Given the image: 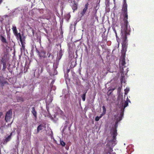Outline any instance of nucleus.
<instances>
[{
  "label": "nucleus",
  "instance_id": "3",
  "mask_svg": "<svg viewBox=\"0 0 154 154\" xmlns=\"http://www.w3.org/2000/svg\"><path fill=\"white\" fill-rule=\"evenodd\" d=\"M124 0V3L122 8V12L123 16V21L125 23H127L128 22L127 20L128 17V11H127V5L126 3V0Z\"/></svg>",
  "mask_w": 154,
  "mask_h": 154
},
{
  "label": "nucleus",
  "instance_id": "31",
  "mask_svg": "<svg viewBox=\"0 0 154 154\" xmlns=\"http://www.w3.org/2000/svg\"><path fill=\"white\" fill-rule=\"evenodd\" d=\"M112 29L113 31L115 32V33H116V29H115V28L113 27H112Z\"/></svg>",
  "mask_w": 154,
  "mask_h": 154
},
{
  "label": "nucleus",
  "instance_id": "22",
  "mask_svg": "<svg viewBox=\"0 0 154 154\" xmlns=\"http://www.w3.org/2000/svg\"><path fill=\"white\" fill-rule=\"evenodd\" d=\"M17 100L18 102H23L24 101L23 99L20 97H18L17 98Z\"/></svg>",
  "mask_w": 154,
  "mask_h": 154
},
{
  "label": "nucleus",
  "instance_id": "28",
  "mask_svg": "<svg viewBox=\"0 0 154 154\" xmlns=\"http://www.w3.org/2000/svg\"><path fill=\"white\" fill-rule=\"evenodd\" d=\"M114 89H112V90H111V92H109H109L110 91V90H109V91H108V93H107L108 94H109V95H110V94H111L112 93V91H113L114 90Z\"/></svg>",
  "mask_w": 154,
  "mask_h": 154
},
{
  "label": "nucleus",
  "instance_id": "20",
  "mask_svg": "<svg viewBox=\"0 0 154 154\" xmlns=\"http://www.w3.org/2000/svg\"><path fill=\"white\" fill-rule=\"evenodd\" d=\"M128 105V102L127 101H125L124 103V106H122L121 108L122 111H123L124 110L125 108Z\"/></svg>",
  "mask_w": 154,
  "mask_h": 154
},
{
  "label": "nucleus",
  "instance_id": "41",
  "mask_svg": "<svg viewBox=\"0 0 154 154\" xmlns=\"http://www.w3.org/2000/svg\"><path fill=\"white\" fill-rule=\"evenodd\" d=\"M118 89H121V88H120V87H119V88H118Z\"/></svg>",
  "mask_w": 154,
  "mask_h": 154
},
{
  "label": "nucleus",
  "instance_id": "29",
  "mask_svg": "<svg viewBox=\"0 0 154 154\" xmlns=\"http://www.w3.org/2000/svg\"><path fill=\"white\" fill-rule=\"evenodd\" d=\"M100 119V118L99 116H97L95 118V120L96 121H98Z\"/></svg>",
  "mask_w": 154,
  "mask_h": 154
},
{
  "label": "nucleus",
  "instance_id": "33",
  "mask_svg": "<svg viewBox=\"0 0 154 154\" xmlns=\"http://www.w3.org/2000/svg\"><path fill=\"white\" fill-rule=\"evenodd\" d=\"M3 114L2 112H0V118L1 117V116H2Z\"/></svg>",
  "mask_w": 154,
  "mask_h": 154
},
{
  "label": "nucleus",
  "instance_id": "10",
  "mask_svg": "<svg viewBox=\"0 0 154 154\" xmlns=\"http://www.w3.org/2000/svg\"><path fill=\"white\" fill-rule=\"evenodd\" d=\"M0 38L2 42L3 43H5L6 46L8 47V42L7 41L6 38H5L2 35H0Z\"/></svg>",
  "mask_w": 154,
  "mask_h": 154
},
{
  "label": "nucleus",
  "instance_id": "12",
  "mask_svg": "<svg viewBox=\"0 0 154 154\" xmlns=\"http://www.w3.org/2000/svg\"><path fill=\"white\" fill-rule=\"evenodd\" d=\"M12 29L13 30V33L15 35H19L20 34V35H21V34L20 33H18V32L17 29L16 27L15 26H13L12 28Z\"/></svg>",
  "mask_w": 154,
  "mask_h": 154
},
{
  "label": "nucleus",
  "instance_id": "39",
  "mask_svg": "<svg viewBox=\"0 0 154 154\" xmlns=\"http://www.w3.org/2000/svg\"><path fill=\"white\" fill-rule=\"evenodd\" d=\"M43 71V69L42 68H41V72H42Z\"/></svg>",
  "mask_w": 154,
  "mask_h": 154
},
{
  "label": "nucleus",
  "instance_id": "24",
  "mask_svg": "<svg viewBox=\"0 0 154 154\" xmlns=\"http://www.w3.org/2000/svg\"><path fill=\"white\" fill-rule=\"evenodd\" d=\"M60 144L63 146H65L66 145V143L61 140H60Z\"/></svg>",
  "mask_w": 154,
  "mask_h": 154
},
{
  "label": "nucleus",
  "instance_id": "42",
  "mask_svg": "<svg viewBox=\"0 0 154 154\" xmlns=\"http://www.w3.org/2000/svg\"><path fill=\"white\" fill-rule=\"evenodd\" d=\"M100 57H101V55H100Z\"/></svg>",
  "mask_w": 154,
  "mask_h": 154
},
{
  "label": "nucleus",
  "instance_id": "40",
  "mask_svg": "<svg viewBox=\"0 0 154 154\" xmlns=\"http://www.w3.org/2000/svg\"><path fill=\"white\" fill-rule=\"evenodd\" d=\"M61 53H59V55L60 56V55H61Z\"/></svg>",
  "mask_w": 154,
  "mask_h": 154
},
{
  "label": "nucleus",
  "instance_id": "32",
  "mask_svg": "<svg viewBox=\"0 0 154 154\" xmlns=\"http://www.w3.org/2000/svg\"><path fill=\"white\" fill-rule=\"evenodd\" d=\"M115 33V34H116V39H117V38H118V36L117 32H116V33Z\"/></svg>",
  "mask_w": 154,
  "mask_h": 154
},
{
  "label": "nucleus",
  "instance_id": "8",
  "mask_svg": "<svg viewBox=\"0 0 154 154\" xmlns=\"http://www.w3.org/2000/svg\"><path fill=\"white\" fill-rule=\"evenodd\" d=\"M89 5V4L88 3L85 4L84 8H83L82 11L80 13L82 16H84V15L85 14L88 9Z\"/></svg>",
  "mask_w": 154,
  "mask_h": 154
},
{
  "label": "nucleus",
  "instance_id": "9",
  "mask_svg": "<svg viewBox=\"0 0 154 154\" xmlns=\"http://www.w3.org/2000/svg\"><path fill=\"white\" fill-rule=\"evenodd\" d=\"M7 82L5 81V78L2 76H0V85L2 87H3Z\"/></svg>",
  "mask_w": 154,
  "mask_h": 154
},
{
  "label": "nucleus",
  "instance_id": "37",
  "mask_svg": "<svg viewBox=\"0 0 154 154\" xmlns=\"http://www.w3.org/2000/svg\"><path fill=\"white\" fill-rule=\"evenodd\" d=\"M12 133H13V132H11V133H10V135H9V136H10V137H11V135H12Z\"/></svg>",
  "mask_w": 154,
  "mask_h": 154
},
{
  "label": "nucleus",
  "instance_id": "19",
  "mask_svg": "<svg viewBox=\"0 0 154 154\" xmlns=\"http://www.w3.org/2000/svg\"><path fill=\"white\" fill-rule=\"evenodd\" d=\"M117 135V130L116 129H114L112 132V138H116Z\"/></svg>",
  "mask_w": 154,
  "mask_h": 154
},
{
  "label": "nucleus",
  "instance_id": "11",
  "mask_svg": "<svg viewBox=\"0 0 154 154\" xmlns=\"http://www.w3.org/2000/svg\"><path fill=\"white\" fill-rule=\"evenodd\" d=\"M76 60L75 59H72L71 61L70 66L71 68L74 67L76 65Z\"/></svg>",
  "mask_w": 154,
  "mask_h": 154
},
{
  "label": "nucleus",
  "instance_id": "30",
  "mask_svg": "<svg viewBox=\"0 0 154 154\" xmlns=\"http://www.w3.org/2000/svg\"><path fill=\"white\" fill-rule=\"evenodd\" d=\"M105 114L103 113L102 112V113L100 114V116H99L100 118H101L103 116V115H104Z\"/></svg>",
  "mask_w": 154,
  "mask_h": 154
},
{
  "label": "nucleus",
  "instance_id": "27",
  "mask_svg": "<svg viewBox=\"0 0 154 154\" xmlns=\"http://www.w3.org/2000/svg\"><path fill=\"white\" fill-rule=\"evenodd\" d=\"M112 151V148L110 147H109V150L108 151V153H109V154H110V153Z\"/></svg>",
  "mask_w": 154,
  "mask_h": 154
},
{
  "label": "nucleus",
  "instance_id": "6",
  "mask_svg": "<svg viewBox=\"0 0 154 154\" xmlns=\"http://www.w3.org/2000/svg\"><path fill=\"white\" fill-rule=\"evenodd\" d=\"M123 116V113H121L120 116L118 118L116 119V121L115 122V125H114V127L115 128L114 129H116L118 127V123L122 119V117Z\"/></svg>",
  "mask_w": 154,
  "mask_h": 154
},
{
  "label": "nucleus",
  "instance_id": "5",
  "mask_svg": "<svg viewBox=\"0 0 154 154\" xmlns=\"http://www.w3.org/2000/svg\"><path fill=\"white\" fill-rule=\"evenodd\" d=\"M12 110L10 109L6 112L5 114V120L7 122L10 121L12 118Z\"/></svg>",
  "mask_w": 154,
  "mask_h": 154
},
{
  "label": "nucleus",
  "instance_id": "26",
  "mask_svg": "<svg viewBox=\"0 0 154 154\" xmlns=\"http://www.w3.org/2000/svg\"><path fill=\"white\" fill-rule=\"evenodd\" d=\"M103 108V113L104 114H106V108L104 106H102Z\"/></svg>",
  "mask_w": 154,
  "mask_h": 154
},
{
  "label": "nucleus",
  "instance_id": "23",
  "mask_svg": "<svg viewBox=\"0 0 154 154\" xmlns=\"http://www.w3.org/2000/svg\"><path fill=\"white\" fill-rule=\"evenodd\" d=\"M125 91V96L126 95H127L128 92L129 91V88H127L125 89L124 90Z\"/></svg>",
  "mask_w": 154,
  "mask_h": 154
},
{
  "label": "nucleus",
  "instance_id": "35",
  "mask_svg": "<svg viewBox=\"0 0 154 154\" xmlns=\"http://www.w3.org/2000/svg\"><path fill=\"white\" fill-rule=\"evenodd\" d=\"M126 101H127L128 102H130V100L128 99V97L127 98V100H126Z\"/></svg>",
  "mask_w": 154,
  "mask_h": 154
},
{
  "label": "nucleus",
  "instance_id": "16",
  "mask_svg": "<svg viewBox=\"0 0 154 154\" xmlns=\"http://www.w3.org/2000/svg\"><path fill=\"white\" fill-rule=\"evenodd\" d=\"M43 125L42 124H41L39 125L37 129V133H38L39 131L43 129Z\"/></svg>",
  "mask_w": 154,
  "mask_h": 154
},
{
  "label": "nucleus",
  "instance_id": "34",
  "mask_svg": "<svg viewBox=\"0 0 154 154\" xmlns=\"http://www.w3.org/2000/svg\"><path fill=\"white\" fill-rule=\"evenodd\" d=\"M16 37V38L17 39H18L19 38V35H17V36L15 35Z\"/></svg>",
  "mask_w": 154,
  "mask_h": 154
},
{
  "label": "nucleus",
  "instance_id": "2",
  "mask_svg": "<svg viewBox=\"0 0 154 154\" xmlns=\"http://www.w3.org/2000/svg\"><path fill=\"white\" fill-rule=\"evenodd\" d=\"M127 48V46H122V55L121 56L119 64L121 72L122 73L125 72L127 71V69L126 71H125L124 68L126 67V66H125L126 63L125 61V57Z\"/></svg>",
  "mask_w": 154,
  "mask_h": 154
},
{
  "label": "nucleus",
  "instance_id": "17",
  "mask_svg": "<svg viewBox=\"0 0 154 154\" xmlns=\"http://www.w3.org/2000/svg\"><path fill=\"white\" fill-rule=\"evenodd\" d=\"M72 7L73 11V12L77 10V4L75 3L74 1L73 2V3L72 4Z\"/></svg>",
  "mask_w": 154,
  "mask_h": 154
},
{
  "label": "nucleus",
  "instance_id": "18",
  "mask_svg": "<svg viewBox=\"0 0 154 154\" xmlns=\"http://www.w3.org/2000/svg\"><path fill=\"white\" fill-rule=\"evenodd\" d=\"M11 139V137H10V136H8L7 137H6L5 139L3 142L4 144H6Z\"/></svg>",
  "mask_w": 154,
  "mask_h": 154
},
{
  "label": "nucleus",
  "instance_id": "38",
  "mask_svg": "<svg viewBox=\"0 0 154 154\" xmlns=\"http://www.w3.org/2000/svg\"><path fill=\"white\" fill-rule=\"evenodd\" d=\"M69 71H70V69H68L67 70V72H69Z\"/></svg>",
  "mask_w": 154,
  "mask_h": 154
},
{
  "label": "nucleus",
  "instance_id": "14",
  "mask_svg": "<svg viewBox=\"0 0 154 154\" xmlns=\"http://www.w3.org/2000/svg\"><path fill=\"white\" fill-rule=\"evenodd\" d=\"M19 35H20L19 39H20V42H21V44L22 45V48L24 50V48H25V43L24 42V40H23L22 39L21 35H20V34Z\"/></svg>",
  "mask_w": 154,
  "mask_h": 154
},
{
  "label": "nucleus",
  "instance_id": "15",
  "mask_svg": "<svg viewBox=\"0 0 154 154\" xmlns=\"http://www.w3.org/2000/svg\"><path fill=\"white\" fill-rule=\"evenodd\" d=\"M31 112L33 114V116H34L35 118V119H37V113L35 110V107H32V110L31 111Z\"/></svg>",
  "mask_w": 154,
  "mask_h": 154
},
{
  "label": "nucleus",
  "instance_id": "1",
  "mask_svg": "<svg viewBox=\"0 0 154 154\" xmlns=\"http://www.w3.org/2000/svg\"><path fill=\"white\" fill-rule=\"evenodd\" d=\"M130 26L128 25V22H127V23L124 22L123 25L122 27L121 32L122 41V46H127L128 44L126 42L127 36L130 35Z\"/></svg>",
  "mask_w": 154,
  "mask_h": 154
},
{
  "label": "nucleus",
  "instance_id": "25",
  "mask_svg": "<svg viewBox=\"0 0 154 154\" xmlns=\"http://www.w3.org/2000/svg\"><path fill=\"white\" fill-rule=\"evenodd\" d=\"M116 138H113V139L112 140V144H114V146L116 144Z\"/></svg>",
  "mask_w": 154,
  "mask_h": 154
},
{
  "label": "nucleus",
  "instance_id": "36",
  "mask_svg": "<svg viewBox=\"0 0 154 154\" xmlns=\"http://www.w3.org/2000/svg\"><path fill=\"white\" fill-rule=\"evenodd\" d=\"M123 81V79H121V82L122 84V81Z\"/></svg>",
  "mask_w": 154,
  "mask_h": 154
},
{
  "label": "nucleus",
  "instance_id": "13",
  "mask_svg": "<svg viewBox=\"0 0 154 154\" xmlns=\"http://www.w3.org/2000/svg\"><path fill=\"white\" fill-rule=\"evenodd\" d=\"M1 62L3 65L2 70L3 71H5V70L6 68V61L4 60L3 58H2L1 60Z\"/></svg>",
  "mask_w": 154,
  "mask_h": 154
},
{
  "label": "nucleus",
  "instance_id": "4",
  "mask_svg": "<svg viewBox=\"0 0 154 154\" xmlns=\"http://www.w3.org/2000/svg\"><path fill=\"white\" fill-rule=\"evenodd\" d=\"M36 52L38 53L40 58H45L46 57V52L44 50H41L40 51L36 50Z\"/></svg>",
  "mask_w": 154,
  "mask_h": 154
},
{
  "label": "nucleus",
  "instance_id": "21",
  "mask_svg": "<svg viewBox=\"0 0 154 154\" xmlns=\"http://www.w3.org/2000/svg\"><path fill=\"white\" fill-rule=\"evenodd\" d=\"M87 92V91H86L85 93L83 94L81 96L82 100L83 101H85V100L86 94Z\"/></svg>",
  "mask_w": 154,
  "mask_h": 154
},
{
  "label": "nucleus",
  "instance_id": "7",
  "mask_svg": "<svg viewBox=\"0 0 154 154\" xmlns=\"http://www.w3.org/2000/svg\"><path fill=\"white\" fill-rule=\"evenodd\" d=\"M48 57L47 58V63H51V61L53 60L54 58L53 55L51 53H48Z\"/></svg>",
  "mask_w": 154,
  "mask_h": 154
}]
</instances>
